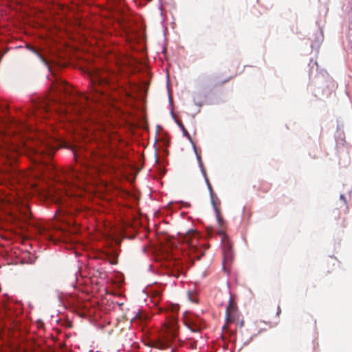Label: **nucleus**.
<instances>
[{"mask_svg": "<svg viewBox=\"0 0 352 352\" xmlns=\"http://www.w3.org/2000/svg\"><path fill=\"white\" fill-rule=\"evenodd\" d=\"M91 82L94 95L91 96L96 102L99 101V98L104 95V91L101 87H109L116 89V83L118 76L114 72L108 70L96 69L90 74Z\"/></svg>", "mask_w": 352, "mask_h": 352, "instance_id": "1", "label": "nucleus"}, {"mask_svg": "<svg viewBox=\"0 0 352 352\" xmlns=\"http://www.w3.org/2000/svg\"><path fill=\"white\" fill-rule=\"evenodd\" d=\"M166 313V321L164 324L165 332L156 340L151 341L152 347L163 350L170 347L177 337V322L176 316L168 311Z\"/></svg>", "mask_w": 352, "mask_h": 352, "instance_id": "2", "label": "nucleus"}, {"mask_svg": "<svg viewBox=\"0 0 352 352\" xmlns=\"http://www.w3.org/2000/svg\"><path fill=\"white\" fill-rule=\"evenodd\" d=\"M219 234L222 238L223 263L230 261L233 257L232 244L223 230H219Z\"/></svg>", "mask_w": 352, "mask_h": 352, "instance_id": "3", "label": "nucleus"}, {"mask_svg": "<svg viewBox=\"0 0 352 352\" xmlns=\"http://www.w3.org/2000/svg\"><path fill=\"white\" fill-rule=\"evenodd\" d=\"M226 320L228 323L236 322L240 327L244 325V321L243 320H240L236 316V307L233 305L232 299L230 300L229 306L226 309Z\"/></svg>", "mask_w": 352, "mask_h": 352, "instance_id": "4", "label": "nucleus"}, {"mask_svg": "<svg viewBox=\"0 0 352 352\" xmlns=\"http://www.w3.org/2000/svg\"><path fill=\"white\" fill-rule=\"evenodd\" d=\"M89 100V97L85 96H77L72 102V108L76 114H81L85 109V103Z\"/></svg>", "mask_w": 352, "mask_h": 352, "instance_id": "5", "label": "nucleus"}, {"mask_svg": "<svg viewBox=\"0 0 352 352\" xmlns=\"http://www.w3.org/2000/svg\"><path fill=\"white\" fill-rule=\"evenodd\" d=\"M186 326L193 332H198L201 330V322L193 316L187 317L184 320Z\"/></svg>", "mask_w": 352, "mask_h": 352, "instance_id": "6", "label": "nucleus"}, {"mask_svg": "<svg viewBox=\"0 0 352 352\" xmlns=\"http://www.w3.org/2000/svg\"><path fill=\"white\" fill-rule=\"evenodd\" d=\"M184 240L188 244L191 254H195L194 256V258H197V260H200L201 258L204 255V252H203L202 250H200L199 248L196 247L195 245H194V239H191L190 241L189 236H187Z\"/></svg>", "mask_w": 352, "mask_h": 352, "instance_id": "7", "label": "nucleus"}, {"mask_svg": "<svg viewBox=\"0 0 352 352\" xmlns=\"http://www.w3.org/2000/svg\"><path fill=\"white\" fill-rule=\"evenodd\" d=\"M254 187L262 192L266 193L268 192L271 188V184L265 182L261 181L257 185H254Z\"/></svg>", "mask_w": 352, "mask_h": 352, "instance_id": "8", "label": "nucleus"}, {"mask_svg": "<svg viewBox=\"0 0 352 352\" xmlns=\"http://www.w3.org/2000/svg\"><path fill=\"white\" fill-rule=\"evenodd\" d=\"M211 199H212V203L213 204L214 210L216 212L217 219L219 225L221 226V223H222L223 220L220 217V212H219V210L218 208V205L220 204V202L219 200H217V201L214 200V195L212 196V197H211Z\"/></svg>", "mask_w": 352, "mask_h": 352, "instance_id": "9", "label": "nucleus"}, {"mask_svg": "<svg viewBox=\"0 0 352 352\" xmlns=\"http://www.w3.org/2000/svg\"><path fill=\"white\" fill-rule=\"evenodd\" d=\"M54 89H58V91H63L67 94H71L68 90L67 86L64 82H60L58 85H56Z\"/></svg>", "mask_w": 352, "mask_h": 352, "instance_id": "10", "label": "nucleus"}, {"mask_svg": "<svg viewBox=\"0 0 352 352\" xmlns=\"http://www.w3.org/2000/svg\"><path fill=\"white\" fill-rule=\"evenodd\" d=\"M179 126H180V127H181V129H182V132H183L184 135H185L186 137H187V138H188V139L190 142H192L191 136H190V135L188 133V131L186 130V128H185V127H184L182 124H179Z\"/></svg>", "mask_w": 352, "mask_h": 352, "instance_id": "11", "label": "nucleus"}, {"mask_svg": "<svg viewBox=\"0 0 352 352\" xmlns=\"http://www.w3.org/2000/svg\"><path fill=\"white\" fill-rule=\"evenodd\" d=\"M160 300V294L158 292H155L153 296V301L155 304L159 303Z\"/></svg>", "mask_w": 352, "mask_h": 352, "instance_id": "12", "label": "nucleus"}, {"mask_svg": "<svg viewBox=\"0 0 352 352\" xmlns=\"http://www.w3.org/2000/svg\"><path fill=\"white\" fill-rule=\"evenodd\" d=\"M206 181L208 189L210 192V196H211V197H212V196L214 195V193H213L212 186H211L210 183L209 182V180L207 177H206Z\"/></svg>", "mask_w": 352, "mask_h": 352, "instance_id": "13", "label": "nucleus"}, {"mask_svg": "<svg viewBox=\"0 0 352 352\" xmlns=\"http://www.w3.org/2000/svg\"><path fill=\"white\" fill-rule=\"evenodd\" d=\"M172 274H173V276H175L176 278H178L179 276V274H180V270L177 269V270H173L172 272Z\"/></svg>", "mask_w": 352, "mask_h": 352, "instance_id": "14", "label": "nucleus"}, {"mask_svg": "<svg viewBox=\"0 0 352 352\" xmlns=\"http://www.w3.org/2000/svg\"><path fill=\"white\" fill-rule=\"evenodd\" d=\"M281 313V309H280V307L278 306V309H277V313H276V315L277 316H279Z\"/></svg>", "mask_w": 352, "mask_h": 352, "instance_id": "15", "label": "nucleus"}, {"mask_svg": "<svg viewBox=\"0 0 352 352\" xmlns=\"http://www.w3.org/2000/svg\"><path fill=\"white\" fill-rule=\"evenodd\" d=\"M229 79H230V78H228V79H226V80H223V81L221 83V85H223L224 83H226V82H228V81L229 80Z\"/></svg>", "mask_w": 352, "mask_h": 352, "instance_id": "16", "label": "nucleus"}, {"mask_svg": "<svg viewBox=\"0 0 352 352\" xmlns=\"http://www.w3.org/2000/svg\"><path fill=\"white\" fill-rule=\"evenodd\" d=\"M340 198H341V199H344V196L343 195H342L340 196Z\"/></svg>", "mask_w": 352, "mask_h": 352, "instance_id": "17", "label": "nucleus"}]
</instances>
